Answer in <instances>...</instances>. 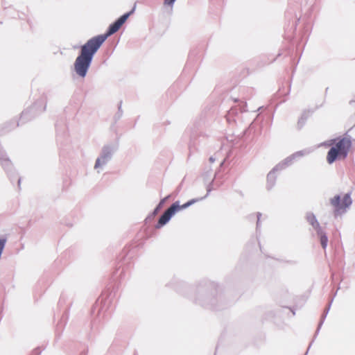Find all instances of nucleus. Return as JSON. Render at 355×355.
I'll return each instance as SVG.
<instances>
[{"mask_svg": "<svg viewBox=\"0 0 355 355\" xmlns=\"http://www.w3.org/2000/svg\"><path fill=\"white\" fill-rule=\"evenodd\" d=\"M131 13H132V12H130L125 13L123 15H122L121 17H120L115 22H114L113 24H112L110 26L108 31L105 34L99 35L93 37L92 39L95 40H99V39L101 40V41H102L101 42V46L103 44V42L106 40L107 37L115 33L120 29V28L125 22V21L128 19V18L129 17V16L130 15Z\"/></svg>", "mask_w": 355, "mask_h": 355, "instance_id": "obj_4", "label": "nucleus"}, {"mask_svg": "<svg viewBox=\"0 0 355 355\" xmlns=\"http://www.w3.org/2000/svg\"><path fill=\"white\" fill-rule=\"evenodd\" d=\"M194 202H196V200H191L182 205H180L178 202H175L161 216L155 227L159 229L166 225L175 213L188 207Z\"/></svg>", "mask_w": 355, "mask_h": 355, "instance_id": "obj_3", "label": "nucleus"}, {"mask_svg": "<svg viewBox=\"0 0 355 355\" xmlns=\"http://www.w3.org/2000/svg\"><path fill=\"white\" fill-rule=\"evenodd\" d=\"M0 163L4 168H8L11 163L4 151L0 149Z\"/></svg>", "mask_w": 355, "mask_h": 355, "instance_id": "obj_6", "label": "nucleus"}, {"mask_svg": "<svg viewBox=\"0 0 355 355\" xmlns=\"http://www.w3.org/2000/svg\"><path fill=\"white\" fill-rule=\"evenodd\" d=\"M331 203L335 208L336 212L339 214L345 211L346 208L352 204V199L348 194H345L342 198L336 196L331 199Z\"/></svg>", "mask_w": 355, "mask_h": 355, "instance_id": "obj_5", "label": "nucleus"}, {"mask_svg": "<svg viewBox=\"0 0 355 355\" xmlns=\"http://www.w3.org/2000/svg\"><path fill=\"white\" fill-rule=\"evenodd\" d=\"M101 40L89 39L81 47L80 54L77 57L74 63V69L78 75L81 77L86 76L94 55L101 47Z\"/></svg>", "mask_w": 355, "mask_h": 355, "instance_id": "obj_1", "label": "nucleus"}, {"mask_svg": "<svg viewBox=\"0 0 355 355\" xmlns=\"http://www.w3.org/2000/svg\"><path fill=\"white\" fill-rule=\"evenodd\" d=\"M307 220L309 223L317 230H321L320 228L319 223L316 220L315 217L313 215H309L307 216Z\"/></svg>", "mask_w": 355, "mask_h": 355, "instance_id": "obj_8", "label": "nucleus"}, {"mask_svg": "<svg viewBox=\"0 0 355 355\" xmlns=\"http://www.w3.org/2000/svg\"><path fill=\"white\" fill-rule=\"evenodd\" d=\"M328 146H331L327 155V162L334 163L337 159H345L352 148V140L348 137H340L329 141Z\"/></svg>", "mask_w": 355, "mask_h": 355, "instance_id": "obj_2", "label": "nucleus"}, {"mask_svg": "<svg viewBox=\"0 0 355 355\" xmlns=\"http://www.w3.org/2000/svg\"><path fill=\"white\" fill-rule=\"evenodd\" d=\"M20 182H21V180L20 179L18 180V184L19 185L20 184Z\"/></svg>", "mask_w": 355, "mask_h": 355, "instance_id": "obj_11", "label": "nucleus"}, {"mask_svg": "<svg viewBox=\"0 0 355 355\" xmlns=\"http://www.w3.org/2000/svg\"><path fill=\"white\" fill-rule=\"evenodd\" d=\"M100 165H101V159H98L96 160V164H95V168L98 167Z\"/></svg>", "mask_w": 355, "mask_h": 355, "instance_id": "obj_10", "label": "nucleus"}, {"mask_svg": "<svg viewBox=\"0 0 355 355\" xmlns=\"http://www.w3.org/2000/svg\"><path fill=\"white\" fill-rule=\"evenodd\" d=\"M318 234L320 237V241L322 248L325 249L327 248L328 242V239L326 234L324 232H322L321 230H318Z\"/></svg>", "mask_w": 355, "mask_h": 355, "instance_id": "obj_7", "label": "nucleus"}, {"mask_svg": "<svg viewBox=\"0 0 355 355\" xmlns=\"http://www.w3.org/2000/svg\"><path fill=\"white\" fill-rule=\"evenodd\" d=\"M175 0H164V4L167 6H172Z\"/></svg>", "mask_w": 355, "mask_h": 355, "instance_id": "obj_9", "label": "nucleus"}]
</instances>
